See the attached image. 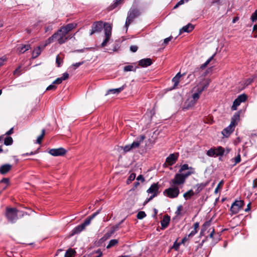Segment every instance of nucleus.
<instances>
[{"label": "nucleus", "mask_w": 257, "mask_h": 257, "mask_svg": "<svg viewBox=\"0 0 257 257\" xmlns=\"http://www.w3.org/2000/svg\"><path fill=\"white\" fill-rule=\"evenodd\" d=\"M77 24L70 23L61 28L55 33L51 37L49 38L45 42L44 47L52 43L55 40H57L59 44L65 43L70 38L67 36V34L71 30L76 28Z\"/></svg>", "instance_id": "nucleus-1"}, {"label": "nucleus", "mask_w": 257, "mask_h": 257, "mask_svg": "<svg viewBox=\"0 0 257 257\" xmlns=\"http://www.w3.org/2000/svg\"><path fill=\"white\" fill-rule=\"evenodd\" d=\"M104 28V33L105 39L101 44V47H103L106 46L107 43L110 39L111 36L112 26L107 23H103L102 21H96L93 23L91 26V30L90 35L97 33H99Z\"/></svg>", "instance_id": "nucleus-2"}, {"label": "nucleus", "mask_w": 257, "mask_h": 257, "mask_svg": "<svg viewBox=\"0 0 257 257\" xmlns=\"http://www.w3.org/2000/svg\"><path fill=\"white\" fill-rule=\"evenodd\" d=\"M239 119L240 112H237L232 117L229 125L222 131V134L224 137H228L230 135V134L234 131L236 125L239 120Z\"/></svg>", "instance_id": "nucleus-3"}, {"label": "nucleus", "mask_w": 257, "mask_h": 257, "mask_svg": "<svg viewBox=\"0 0 257 257\" xmlns=\"http://www.w3.org/2000/svg\"><path fill=\"white\" fill-rule=\"evenodd\" d=\"M141 14V11L138 8L132 6L127 13V16L126 19L125 27L127 30L130 24L133 22L134 20L139 17Z\"/></svg>", "instance_id": "nucleus-4"}, {"label": "nucleus", "mask_w": 257, "mask_h": 257, "mask_svg": "<svg viewBox=\"0 0 257 257\" xmlns=\"http://www.w3.org/2000/svg\"><path fill=\"white\" fill-rule=\"evenodd\" d=\"M211 82L210 79H206L205 80V82L202 84H200L197 86V88H196V91L193 95L192 97L191 98L192 99L193 101H195L196 102L199 98L200 94L201 92L205 89H206L209 84Z\"/></svg>", "instance_id": "nucleus-5"}, {"label": "nucleus", "mask_w": 257, "mask_h": 257, "mask_svg": "<svg viewBox=\"0 0 257 257\" xmlns=\"http://www.w3.org/2000/svg\"><path fill=\"white\" fill-rule=\"evenodd\" d=\"M225 149L222 147L211 148L207 152V155L209 157H215L217 156L221 157L224 155Z\"/></svg>", "instance_id": "nucleus-6"}, {"label": "nucleus", "mask_w": 257, "mask_h": 257, "mask_svg": "<svg viewBox=\"0 0 257 257\" xmlns=\"http://www.w3.org/2000/svg\"><path fill=\"white\" fill-rule=\"evenodd\" d=\"M180 193L179 188L177 186H171L170 188L165 189L164 194L170 198H176Z\"/></svg>", "instance_id": "nucleus-7"}, {"label": "nucleus", "mask_w": 257, "mask_h": 257, "mask_svg": "<svg viewBox=\"0 0 257 257\" xmlns=\"http://www.w3.org/2000/svg\"><path fill=\"white\" fill-rule=\"evenodd\" d=\"M145 137L144 136H141L140 138L138 139L136 141L134 142L132 144L125 146L123 148L124 152H127L131 150L137 148L143 142Z\"/></svg>", "instance_id": "nucleus-8"}, {"label": "nucleus", "mask_w": 257, "mask_h": 257, "mask_svg": "<svg viewBox=\"0 0 257 257\" xmlns=\"http://www.w3.org/2000/svg\"><path fill=\"white\" fill-rule=\"evenodd\" d=\"M185 182V179L183 174L180 173L176 174L174 178L170 181L171 186H177L183 185Z\"/></svg>", "instance_id": "nucleus-9"}, {"label": "nucleus", "mask_w": 257, "mask_h": 257, "mask_svg": "<svg viewBox=\"0 0 257 257\" xmlns=\"http://www.w3.org/2000/svg\"><path fill=\"white\" fill-rule=\"evenodd\" d=\"M17 210L15 208H8L6 213V216L10 222L14 223L18 219Z\"/></svg>", "instance_id": "nucleus-10"}, {"label": "nucleus", "mask_w": 257, "mask_h": 257, "mask_svg": "<svg viewBox=\"0 0 257 257\" xmlns=\"http://www.w3.org/2000/svg\"><path fill=\"white\" fill-rule=\"evenodd\" d=\"M244 204L242 200H236L233 202L231 206L230 211L233 214H236L241 209Z\"/></svg>", "instance_id": "nucleus-11"}, {"label": "nucleus", "mask_w": 257, "mask_h": 257, "mask_svg": "<svg viewBox=\"0 0 257 257\" xmlns=\"http://www.w3.org/2000/svg\"><path fill=\"white\" fill-rule=\"evenodd\" d=\"M159 186L157 183H154L152 184L151 187L148 189L147 192L149 194H152V195L148 199V201L152 200L154 197L157 196L159 193Z\"/></svg>", "instance_id": "nucleus-12"}, {"label": "nucleus", "mask_w": 257, "mask_h": 257, "mask_svg": "<svg viewBox=\"0 0 257 257\" xmlns=\"http://www.w3.org/2000/svg\"><path fill=\"white\" fill-rule=\"evenodd\" d=\"M66 151L62 148L52 149L49 151V153L54 156H61L65 154Z\"/></svg>", "instance_id": "nucleus-13"}, {"label": "nucleus", "mask_w": 257, "mask_h": 257, "mask_svg": "<svg viewBox=\"0 0 257 257\" xmlns=\"http://www.w3.org/2000/svg\"><path fill=\"white\" fill-rule=\"evenodd\" d=\"M178 154H170L166 160V163L169 165H173L177 160Z\"/></svg>", "instance_id": "nucleus-14"}, {"label": "nucleus", "mask_w": 257, "mask_h": 257, "mask_svg": "<svg viewBox=\"0 0 257 257\" xmlns=\"http://www.w3.org/2000/svg\"><path fill=\"white\" fill-rule=\"evenodd\" d=\"M101 211V209L98 210L96 212L94 213L92 215L89 216L82 224L83 226L85 228V227L90 224L91 221L97 215H98Z\"/></svg>", "instance_id": "nucleus-15"}, {"label": "nucleus", "mask_w": 257, "mask_h": 257, "mask_svg": "<svg viewBox=\"0 0 257 257\" xmlns=\"http://www.w3.org/2000/svg\"><path fill=\"white\" fill-rule=\"evenodd\" d=\"M12 168V166L10 164H7L1 166L0 167V173L2 175L7 174Z\"/></svg>", "instance_id": "nucleus-16"}, {"label": "nucleus", "mask_w": 257, "mask_h": 257, "mask_svg": "<svg viewBox=\"0 0 257 257\" xmlns=\"http://www.w3.org/2000/svg\"><path fill=\"white\" fill-rule=\"evenodd\" d=\"M45 47L44 45L43 46H39L35 49L32 52V58L35 59L38 57Z\"/></svg>", "instance_id": "nucleus-17"}, {"label": "nucleus", "mask_w": 257, "mask_h": 257, "mask_svg": "<svg viewBox=\"0 0 257 257\" xmlns=\"http://www.w3.org/2000/svg\"><path fill=\"white\" fill-rule=\"evenodd\" d=\"M152 63V60L150 58L143 59L139 62V65L143 67L149 66L151 65Z\"/></svg>", "instance_id": "nucleus-18"}, {"label": "nucleus", "mask_w": 257, "mask_h": 257, "mask_svg": "<svg viewBox=\"0 0 257 257\" xmlns=\"http://www.w3.org/2000/svg\"><path fill=\"white\" fill-rule=\"evenodd\" d=\"M194 28V27L193 25L189 24L186 26H184L182 29L180 30V34H182L183 32L189 33L192 31L193 30Z\"/></svg>", "instance_id": "nucleus-19"}, {"label": "nucleus", "mask_w": 257, "mask_h": 257, "mask_svg": "<svg viewBox=\"0 0 257 257\" xmlns=\"http://www.w3.org/2000/svg\"><path fill=\"white\" fill-rule=\"evenodd\" d=\"M31 48L30 45H21L18 48V51L19 53H24Z\"/></svg>", "instance_id": "nucleus-20"}, {"label": "nucleus", "mask_w": 257, "mask_h": 257, "mask_svg": "<svg viewBox=\"0 0 257 257\" xmlns=\"http://www.w3.org/2000/svg\"><path fill=\"white\" fill-rule=\"evenodd\" d=\"M170 221V218L168 215H165L164 216L163 220L161 221V225L162 227L164 228L167 227Z\"/></svg>", "instance_id": "nucleus-21"}, {"label": "nucleus", "mask_w": 257, "mask_h": 257, "mask_svg": "<svg viewBox=\"0 0 257 257\" xmlns=\"http://www.w3.org/2000/svg\"><path fill=\"white\" fill-rule=\"evenodd\" d=\"M182 75L180 72L178 73L176 76L172 79V81L174 83L173 88H175L179 82V79Z\"/></svg>", "instance_id": "nucleus-22"}, {"label": "nucleus", "mask_w": 257, "mask_h": 257, "mask_svg": "<svg viewBox=\"0 0 257 257\" xmlns=\"http://www.w3.org/2000/svg\"><path fill=\"white\" fill-rule=\"evenodd\" d=\"M85 229V227L81 224L75 227L72 230V234H78Z\"/></svg>", "instance_id": "nucleus-23"}, {"label": "nucleus", "mask_w": 257, "mask_h": 257, "mask_svg": "<svg viewBox=\"0 0 257 257\" xmlns=\"http://www.w3.org/2000/svg\"><path fill=\"white\" fill-rule=\"evenodd\" d=\"M207 185V183H200L197 184L195 187V194L199 193L200 191L202 190V189Z\"/></svg>", "instance_id": "nucleus-24"}, {"label": "nucleus", "mask_w": 257, "mask_h": 257, "mask_svg": "<svg viewBox=\"0 0 257 257\" xmlns=\"http://www.w3.org/2000/svg\"><path fill=\"white\" fill-rule=\"evenodd\" d=\"M76 251L74 249L70 248L65 253V257H74Z\"/></svg>", "instance_id": "nucleus-25"}, {"label": "nucleus", "mask_w": 257, "mask_h": 257, "mask_svg": "<svg viewBox=\"0 0 257 257\" xmlns=\"http://www.w3.org/2000/svg\"><path fill=\"white\" fill-rule=\"evenodd\" d=\"M195 193L192 190H189L187 192L184 194L183 197L186 200L190 198L192 196L194 195Z\"/></svg>", "instance_id": "nucleus-26"}, {"label": "nucleus", "mask_w": 257, "mask_h": 257, "mask_svg": "<svg viewBox=\"0 0 257 257\" xmlns=\"http://www.w3.org/2000/svg\"><path fill=\"white\" fill-rule=\"evenodd\" d=\"M115 232V229L111 230L109 231L106 232L104 236L102 237L101 239L105 240L111 236V235Z\"/></svg>", "instance_id": "nucleus-27"}, {"label": "nucleus", "mask_w": 257, "mask_h": 257, "mask_svg": "<svg viewBox=\"0 0 257 257\" xmlns=\"http://www.w3.org/2000/svg\"><path fill=\"white\" fill-rule=\"evenodd\" d=\"M196 102L195 101H193L192 99L190 98L185 102V105L187 108H189L194 106Z\"/></svg>", "instance_id": "nucleus-28"}, {"label": "nucleus", "mask_w": 257, "mask_h": 257, "mask_svg": "<svg viewBox=\"0 0 257 257\" xmlns=\"http://www.w3.org/2000/svg\"><path fill=\"white\" fill-rule=\"evenodd\" d=\"M118 240L116 239H111L109 241L108 245L106 246L107 248H111L118 243Z\"/></svg>", "instance_id": "nucleus-29"}, {"label": "nucleus", "mask_w": 257, "mask_h": 257, "mask_svg": "<svg viewBox=\"0 0 257 257\" xmlns=\"http://www.w3.org/2000/svg\"><path fill=\"white\" fill-rule=\"evenodd\" d=\"M231 161L234 163V164L233 165V166H235L237 164L239 163L241 161V157L240 154L238 153L235 157L232 158L231 160Z\"/></svg>", "instance_id": "nucleus-30"}, {"label": "nucleus", "mask_w": 257, "mask_h": 257, "mask_svg": "<svg viewBox=\"0 0 257 257\" xmlns=\"http://www.w3.org/2000/svg\"><path fill=\"white\" fill-rule=\"evenodd\" d=\"M194 173V169L192 167H190V170L186 173H181L183 174V177L186 179L189 176Z\"/></svg>", "instance_id": "nucleus-31"}, {"label": "nucleus", "mask_w": 257, "mask_h": 257, "mask_svg": "<svg viewBox=\"0 0 257 257\" xmlns=\"http://www.w3.org/2000/svg\"><path fill=\"white\" fill-rule=\"evenodd\" d=\"M214 56V55H212L204 64H202L200 66V68L201 69H204L207 66V65L210 63V62L213 59Z\"/></svg>", "instance_id": "nucleus-32"}, {"label": "nucleus", "mask_w": 257, "mask_h": 257, "mask_svg": "<svg viewBox=\"0 0 257 257\" xmlns=\"http://www.w3.org/2000/svg\"><path fill=\"white\" fill-rule=\"evenodd\" d=\"M123 71L125 72L136 71V68H134L133 65H127L124 67Z\"/></svg>", "instance_id": "nucleus-33"}, {"label": "nucleus", "mask_w": 257, "mask_h": 257, "mask_svg": "<svg viewBox=\"0 0 257 257\" xmlns=\"http://www.w3.org/2000/svg\"><path fill=\"white\" fill-rule=\"evenodd\" d=\"M122 89H123V87H119L118 88H116V89H110L108 91V94H109L110 93H118L121 91H122Z\"/></svg>", "instance_id": "nucleus-34"}, {"label": "nucleus", "mask_w": 257, "mask_h": 257, "mask_svg": "<svg viewBox=\"0 0 257 257\" xmlns=\"http://www.w3.org/2000/svg\"><path fill=\"white\" fill-rule=\"evenodd\" d=\"M241 102L237 99H235L233 103V105L231 107L232 110H236L238 106L240 104Z\"/></svg>", "instance_id": "nucleus-35"}, {"label": "nucleus", "mask_w": 257, "mask_h": 257, "mask_svg": "<svg viewBox=\"0 0 257 257\" xmlns=\"http://www.w3.org/2000/svg\"><path fill=\"white\" fill-rule=\"evenodd\" d=\"M124 2V0H115L113 4L111 5L112 9H114L117 6L122 4Z\"/></svg>", "instance_id": "nucleus-36"}, {"label": "nucleus", "mask_w": 257, "mask_h": 257, "mask_svg": "<svg viewBox=\"0 0 257 257\" xmlns=\"http://www.w3.org/2000/svg\"><path fill=\"white\" fill-rule=\"evenodd\" d=\"M13 141L12 138L11 137H8L5 139L4 144L7 146L10 145L12 144Z\"/></svg>", "instance_id": "nucleus-37"}, {"label": "nucleus", "mask_w": 257, "mask_h": 257, "mask_svg": "<svg viewBox=\"0 0 257 257\" xmlns=\"http://www.w3.org/2000/svg\"><path fill=\"white\" fill-rule=\"evenodd\" d=\"M236 99H238L240 102H242L246 100L247 99V96L244 94H242L239 95Z\"/></svg>", "instance_id": "nucleus-38"}, {"label": "nucleus", "mask_w": 257, "mask_h": 257, "mask_svg": "<svg viewBox=\"0 0 257 257\" xmlns=\"http://www.w3.org/2000/svg\"><path fill=\"white\" fill-rule=\"evenodd\" d=\"M223 184V181L221 180L217 185V187L215 188L214 193L215 194H217L218 192V190L221 189L222 187Z\"/></svg>", "instance_id": "nucleus-39"}, {"label": "nucleus", "mask_w": 257, "mask_h": 257, "mask_svg": "<svg viewBox=\"0 0 257 257\" xmlns=\"http://www.w3.org/2000/svg\"><path fill=\"white\" fill-rule=\"evenodd\" d=\"M146 214L144 211H140L137 214V218L139 219H142L144 217H145Z\"/></svg>", "instance_id": "nucleus-40"}, {"label": "nucleus", "mask_w": 257, "mask_h": 257, "mask_svg": "<svg viewBox=\"0 0 257 257\" xmlns=\"http://www.w3.org/2000/svg\"><path fill=\"white\" fill-rule=\"evenodd\" d=\"M136 178V174L135 173H132L126 181L127 184H129L131 182L134 180Z\"/></svg>", "instance_id": "nucleus-41"}, {"label": "nucleus", "mask_w": 257, "mask_h": 257, "mask_svg": "<svg viewBox=\"0 0 257 257\" xmlns=\"http://www.w3.org/2000/svg\"><path fill=\"white\" fill-rule=\"evenodd\" d=\"M186 170H190V167H189V166L187 165V164H184L183 165L180 170H179V172H182L183 171Z\"/></svg>", "instance_id": "nucleus-42"}, {"label": "nucleus", "mask_w": 257, "mask_h": 257, "mask_svg": "<svg viewBox=\"0 0 257 257\" xmlns=\"http://www.w3.org/2000/svg\"><path fill=\"white\" fill-rule=\"evenodd\" d=\"M251 20L253 22L257 20V10L252 14Z\"/></svg>", "instance_id": "nucleus-43"}, {"label": "nucleus", "mask_w": 257, "mask_h": 257, "mask_svg": "<svg viewBox=\"0 0 257 257\" xmlns=\"http://www.w3.org/2000/svg\"><path fill=\"white\" fill-rule=\"evenodd\" d=\"M21 74V66L17 68L14 72V75L19 76Z\"/></svg>", "instance_id": "nucleus-44"}, {"label": "nucleus", "mask_w": 257, "mask_h": 257, "mask_svg": "<svg viewBox=\"0 0 257 257\" xmlns=\"http://www.w3.org/2000/svg\"><path fill=\"white\" fill-rule=\"evenodd\" d=\"M83 63H84L83 61L80 62L76 63H74V64H72L71 65V68L74 67V69H75L77 68H78V67H79L80 65H82Z\"/></svg>", "instance_id": "nucleus-45"}, {"label": "nucleus", "mask_w": 257, "mask_h": 257, "mask_svg": "<svg viewBox=\"0 0 257 257\" xmlns=\"http://www.w3.org/2000/svg\"><path fill=\"white\" fill-rule=\"evenodd\" d=\"M62 62H63V61H62V59L60 58V57L59 55H58L56 57V63L57 64V66L58 67H59L61 65V64L62 63Z\"/></svg>", "instance_id": "nucleus-46"}, {"label": "nucleus", "mask_w": 257, "mask_h": 257, "mask_svg": "<svg viewBox=\"0 0 257 257\" xmlns=\"http://www.w3.org/2000/svg\"><path fill=\"white\" fill-rule=\"evenodd\" d=\"M187 3L186 0H180L174 7V9H176L178 8L179 6L183 5V4Z\"/></svg>", "instance_id": "nucleus-47"}, {"label": "nucleus", "mask_w": 257, "mask_h": 257, "mask_svg": "<svg viewBox=\"0 0 257 257\" xmlns=\"http://www.w3.org/2000/svg\"><path fill=\"white\" fill-rule=\"evenodd\" d=\"M53 29V27L52 25H49L48 26L45 27V32L47 33L48 32L51 31Z\"/></svg>", "instance_id": "nucleus-48"}, {"label": "nucleus", "mask_w": 257, "mask_h": 257, "mask_svg": "<svg viewBox=\"0 0 257 257\" xmlns=\"http://www.w3.org/2000/svg\"><path fill=\"white\" fill-rule=\"evenodd\" d=\"M197 232V230H192L190 233L188 235V237H192Z\"/></svg>", "instance_id": "nucleus-49"}, {"label": "nucleus", "mask_w": 257, "mask_h": 257, "mask_svg": "<svg viewBox=\"0 0 257 257\" xmlns=\"http://www.w3.org/2000/svg\"><path fill=\"white\" fill-rule=\"evenodd\" d=\"M54 84H52L50 85L49 86L47 87L46 90H54L56 89V86L54 85Z\"/></svg>", "instance_id": "nucleus-50"}, {"label": "nucleus", "mask_w": 257, "mask_h": 257, "mask_svg": "<svg viewBox=\"0 0 257 257\" xmlns=\"http://www.w3.org/2000/svg\"><path fill=\"white\" fill-rule=\"evenodd\" d=\"M130 50L133 52H136L138 50V47L137 46H131L130 47Z\"/></svg>", "instance_id": "nucleus-51"}, {"label": "nucleus", "mask_w": 257, "mask_h": 257, "mask_svg": "<svg viewBox=\"0 0 257 257\" xmlns=\"http://www.w3.org/2000/svg\"><path fill=\"white\" fill-rule=\"evenodd\" d=\"M7 60V58L5 57L0 58V67L3 65L5 61Z\"/></svg>", "instance_id": "nucleus-52"}, {"label": "nucleus", "mask_w": 257, "mask_h": 257, "mask_svg": "<svg viewBox=\"0 0 257 257\" xmlns=\"http://www.w3.org/2000/svg\"><path fill=\"white\" fill-rule=\"evenodd\" d=\"M69 77V74L68 73H64L63 74V76L61 77L62 80H65Z\"/></svg>", "instance_id": "nucleus-53"}, {"label": "nucleus", "mask_w": 257, "mask_h": 257, "mask_svg": "<svg viewBox=\"0 0 257 257\" xmlns=\"http://www.w3.org/2000/svg\"><path fill=\"white\" fill-rule=\"evenodd\" d=\"M172 39V36H170L168 38H167L166 39H164V43L165 44V45H167L169 42H170Z\"/></svg>", "instance_id": "nucleus-54"}, {"label": "nucleus", "mask_w": 257, "mask_h": 257, "mask_svg": "<svg viewBox=\"0 0 257 257\" xmlns=\"http://www.w3.org/2000/svg\"><path fill=\"white\" fill-rule=\"evenodd\" d=\"M62 81L61 78H58L53 82V84H60Z\"/></svg>", "instance_id": "nucleus-55"}, {"label": "nucleus", "mask_w": 257, "mask_h": 257, "mask_svg": "<svg viewBox=\"0 0 257 257\" xmlns=\"http://www.w3.org/2000/svg\"><path fill=\"white\" fill-rule=\"evenodd\" d=\"M137 180L138 181H141V182H144L145 181V179H144V178L143 177V176L141 175H139L137 178Z\"/></svg>", "instance_id": "nucleus-56"}, {"label": "nucleus", "mask_w": 257, "mask_h": 257, "mask_svg": "<svg viewBox=\"0 0 257 257\" xmlns=\"http://www.w3.org/2000/svg\"><path fill=\"white\" fill-rule=\"evenodd\" d=\"M44 137H43L42 136L40 135V136H39L38 138H37V143L38 144H40L41 142V141L43 139Z\"/></svg>", "instance_id": "nucleus-57"}, {"label": "nucleus", "mask_w": 257, "mask_h": 257, "mask_svg": "<svg viewBox=\"0 0 257 257\" xmlns=\"http://www.w3.org/2000/svg\"><path fill=\"white\" fill-rule=\"evenodd\" d=\"M1 182L2 183H6V184H9V180L8 178H3L2 180H1Z\"/></svg>", "instance_id": "nucleus-58"}, {"label": "nucleus", "mask_w": 257, "mask_h": 257, "mask_svg": "<svg viewBox=\"0 0 257 257\" xmlns=\"http://www.w3.org/2000/svg\"><path fill=\"white\" fill-rule=\"evenodd\" d=\"M190 237H188V235L187 236H185L182 240V243H184L186 241L188 240Z\"/></svg>", "instance_id": "nucleus-59"}, {"label": "nucleus", "mask_w": 257, "mask_h": 257, "mask_svg": "<svg viewBox=\"0 0 257 257\" xmlns=\"http://www.w3.org/2000/svg\"><path fill=\"white\" fill-rule=\"evenodd\" d=\"M190 237H188V235L187 236H185L182 240V243H184L186 241L188 240Z\"/></svg>", "instance_id": "nucleus-60"}, {"label": "nucleus", "mask_w": 257, "mask_h": 257, "mask_svg": "<svg viewBox=\"0 0 257 257\" xmlns=\"http://www.w3.org/2000/svg\"><path fill=\"white\" fill-rule=\"evenodd\" d=\"M190 237H188V235L187 236H185L182 240V243H184L186 241L188 240Z\"/></svg>", "instance_id": "nucleus-61"}, {"label": "nucleus", "mask_w": 257, "mask_h": 257, "mask_svg": "<svg viewBox=\"0 0 257 257\" xmlns=\"http://www.w3.org/2000/svg\"><path fill=\"white\" fill-rule=\"evenodd\" d=\"M182 207L181 205H180L178 207L177 210L176 211V213L177 214H180V212L181 210H182Z\"/></svg>", "instance_id": "nucleus-62"}, {"label": "nucleus", "mask_w": 257, "mask_h": 257, "mask_svg": "<svg viewBox=\"0 0 257 257\" xmlns=\"http://www.w3.org/2000/svg\"><path fill=\"white\" fill-rule=\"evenodd\" d=\"M13 133V128H11L9 131H8L6 133V135H10L12 134Z\"/></svg>", "instance_id": "nucleus-63"}, {"label": "nucleus", "mask_w": 257, "mask_h": 257, "mask_svg": "<svg viewBox=\"0 0 257 257\" xmlns=\"http://www.w3.org/2000/svg\"><path fill=\"white\" fill-rule=\"evenodd\" d=\"M251 203H249L247 204V208L245 209V211L247 212L250 209Z\"/></svg>", "instance_id": "nucleus-64"}]
</instances>
